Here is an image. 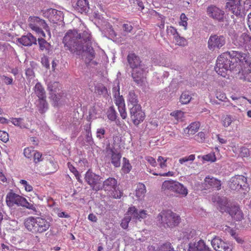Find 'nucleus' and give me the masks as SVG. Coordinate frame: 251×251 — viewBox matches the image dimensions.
I'll return each mask as SVG.
<instances>
[{
    "mask_svg": "<svg viewBox=\"0 0 251 251\" xmlns=\"http://www.w3.org/2000/svg\"><path fill=\"white\" fill-rule=\"evenodd\" d=\"M168 158H165L161 156H158L157 161L159 164L160 168L165 169L167 167V161Z\"/></svg>",
    "mask_w": 251,
    "mask_h": 251,
    "instance_id": "c9c22d12",
    "label": "nucleus"
},
{
    "mask_svg": "<svg viewBox=\"0 0 251 251\" xmlns=\"http://www.w3.org/2000/svg\"><path fill=\"white\" fill-rule=\"evenodd\" d=\"M180 22H179V25L184 27V29L186 30L187 26V20L188 18L186 15L182 13L180 17Z\"/></svg>",
    "mask_w": 251,
    "mask_h": 251,
    "instance_id": "37998d69",
    "label": "nucleus"
},
{
    "mask_svg": "<svg viewBox=\"0 0 251 251\" xmlns=\"http://www.w3.org/2000/svg\"><path fill=\"white\" fill-rule=\"evenodd\" d=\"M118 110H119V113L120 114L121 117L123 119H126L127 117V113L126 112L125 106H121V107L120 106V107H118Z\"/></svg>",
    "mask_w": 251,
    "mask_h": 251,
    "instance_id": "13d9d810",
    "label": "nucleus"
},
{
    "mask_svg": "<svg viewBox=\"0 0 251 251\" xmlns=\"http://www.w3.org/2000/svg\"><path fill=\"white\" fill-rule=\"evenodd\" d=\"M107 117L110 120L112 121H115L117 117L116 111L113 108H111L108 111Z\"/></svg>",
    "mask_w": 251,
    "mask_h": 251,
    "instance_id": "864d4df0",
    "label": "nucleus"
},
{
    "mask_svg": "<svg viewBox=\"0 0 251 251\" xmlns=\"http://www.w3.org/2000/svg\"><path fill=\"white\" fill-rule=\"evenodd\" d=\"M204 184L205 189H209L211 187L220 190L221 189V181L213 177L206 176L204 179Z\"/></svg>",
    "mask_w": 251,
    "mask_h": 251,
    "instance_id": "aec40b11",
    "label": "nucleus"
},
{
    "mask_svg": "<svg viewBox=\"0 0 251 251\" xmlns=\"http://www.w3.org/2000/svg\"><path fill=\"white\" fill-rule=\"evenodd\" d=\"M199 127L200 124L199 123H192L187 127L184 129V134L187 136L194 135L196 132L198 131Z\"/></svg>",
    "mask_w": 251,
    "mask_h": 251,
    "instance_id": "4be33fe9",
    "label": "nucleus"
},
{
    "mask_svg": "<svg viewBox=\"0 0 251 251\" xmlns=\"http://www.w3.org/2000/svg\"><path fill=\"white\" fill-rule=\"evenodd\" d=\"M101 178L100 176L95 174L90 170L85 174V179L86 181L95 191L101 190V183H100Z\"/></svg>",
    "mask_w": 251,
    "mask_h": 251,
    "instance_id": "f8f14e48",
    "label": "nucleus"
},
{
    "mask_svg": "<svg viewBox=\"0 0 251 251\" xmlns=\"http://www.w3.org/2000/svg\"><path fill=\"white\" fill-rule=\"evenodd\" d=\"M101 189L107 192V194L115 199H119L122 196V192L117 188V180L113 177H109L104 180Z\"/></svg>",
    "mask_w": 251,
    "mask_h": 251,
    "instance_id": "1a4fd4ad",
    "label": "nucleus"
},
{
    "mask_svg": "<svg viewBox=\"0 0 251 251\" xmlns=\"http://www.w3.org/2000/svg\"><path fill=\"white\" fill-rule=\"evenodd\" d=\"M75 8L79 12H86L89 9L88 2L87 0H77Z\"/></svg>",
    "mask_w": 251,
    "mask_h": 251,
    "instance_id": "b1692460",
    "label": "nucleus"
},
{
    "mask_svg": "<svg viewBox=\"0 0 251 251\" xmlns=\"http://www.w3.org/2000/svg\"><path fill=\"white\" fill-rule=\"evenodd\" d=\"M174 192L182 197H186L188 193L187 188L178 181L176 182Z\"/></svg>",
    "mask_w": 251,
    "mask_h": 251,
    "instance_id": "cd10ccee",
    "label": "nucleus"
},
{
    "mask_svg": "<svg viewBox=\"0 0 251 251\" xmlns=\"http://www.w3.org/2000/svg\"><path fill=\"white\" fill-rule=\"evenodd\" d=\"M108 156L110 158L112 164L115 167H119L120 166L122 155L119 152L110 149L108 151Z\"/></svg>",
    "mask_w": 251,
    "mask_h": 251,
    "instance_id": "412c9836",
    "label": "nucleus"
},
{
    "mask_svg": "<svg viewBox=\"0 0 251 251\" xmlns=\"http://www.w3.org/2000/svg\"><path fill=\"white\" fill-rule=\"evenodd\" d=\"M247 99L245 97L239 98L238 101H236V104L238 105L243 106L246 103Z\"/></svg>",
    "mask_w": 251,
    "mask_h": 251,
    "instance_id": "774afa93",
    "label": "nucleus"
},
{
    "mask_svg": "<svg viewBox=\"0 0 251 251\" xmlns=\"http://www.w3.org/2000/svg\"><path fill=\"white\" fill-rule=\"evenodd\" d=\"M55 212L57 214V216L59 217H60V218H68L70 217V215L69 214H68L67 213H65L64 212L61 211L58 209H56L55 211Z\"/></svg>",
    "mask_w": 251,
    "mask_h": 251,
    "instance_id": "69168bd1",
    "label": "nucleus"
},
{
    "mask_svg": "<svg viewBox=\"0 0 251 251\" xmlns=\"http://www.w3.org/2000/svg\"><path fill=\"white\" fill-rule=\"evenodd\" d=\"M191 99V96L187 93H183L180 98V101L182 104L189 103Z\"/></svg>",
    "mask_w": 251,
    "mask_h": 251,
    "instance_id": "58836bf2",
    "label": "nucleus"
},
{
    "mask_svg": "<svg viewBox=\"0 0 251 251\" xmlns=\"http://www.w3.org/2000/svg\"><path fill=\"white\" fill-rule=\"evenodd\" d=\"M234 67L236 66L232 63L229 52H226L218 56L215 70L219 75L225 77L227 72Z\"/></svg>",
    "mask_w": 251,
    "mask_h": 251,
    "instance_id": "20e7f679",
    "label": "nucleus"
},
{
    "mask_svg": "<svg viewBox=\"0 0 251 251\" xmlns=\"http://www.w3.org/2000/svg\"><path fill=\"white\" fill-rule=\"evenodd\" d=\"M34 91L38 98H42L46 97L45 90L41 84L39 83H37L35 85Z\"/></svg>",
    "mask_w": 251,
    "mask_h": 251,
    "instance_id": "473e14b6",
    "label": "nucleus"
},
{
    "mask_svg": "<svg viewBox=\"0 0 251 251\" xmlns=\"http://www.w3.org/2000/svg\"><path fill=\"white\" fill-rule=\"evenodd\" d=\"M105 132V130L103 127L98 128L96 131V136L99 139H103L104 138Z\"/></svg>",
    "mask_w": 251,
    "mask_h": 251,
    "instance_id": "603ef678",
    "label": "nucleus"
},
{
    "mask_svg": "<svg viewBox=\"0 0 251 251\" xmlns=\"http://www.w3.org/2000/svg\"><path fill=\"white\" fill-rule=\"evenodd\" d=\"M166 30L167 35L170 36H172L173 39L178 34L176 29L172 26H167Z\"/></svg>",
    "mask_w": 251,
    "mask_h": 251,
    "instance_id": "a19ab883",
    "label": "nucleus"
},
{
    "mask_svg": "<svg viewBox=\"0 0 251 251\" xmlns=\"http://www.w3.org/2000/svg\"><path fill=\"white\" fill-rule=\"evenodd\" d=\"M6 203L9 207H12L15 205L18 206L25 207L27 209L36 211L35 205L33 203H29L26 199L10 190L6 196Z\"/></svg>",
    "mask_w": 251,
    "mask_h": 251,
    "instance_id": "7ed1b4c3",
    "label": "nucleus"
},
{
    "mask_svg": "<svg viewBox=\"0 0 251 251\" xmlns=\"http://www.w3.org/2000/svg\"><path fill=\"white\" fill-rule=\"evenodd\" d=\"M177 181L173 180H165L162 185V189L165 190H169L174 192Z\"/></svg>",
    "mask_w": 251,
    "mask_h": 251,
    "instance_id": "bb28decb",
    "label": "nucleus"
},
{
    "mask_svg": "<svg viewBox=\"0 0 251 251\" xmlns=\"http://www.w3.org/2000/svg\"><path fill=\"white\" fill-rule=\"evenodd\" d=\"M194 235V230L191 229H188L181 231L179 233V236H178V238L179 240H183V241H185L192 238Z\"/></svg>",
    "mask_w": 251,
    "mask_h": 251,
    "instance_id": "a878e982",
    "label": "nucleus"
},
{
    "mask_svg": "<svg viewBox=\"0 0 251 251\" xmlns=\"http://www.w3.org/2000/svg\"><path fill=\"white\" fill-rule=\"evenodd\" d=\"M11 123L15 126L20 127L21 128H27L28 125L24 122V120L22 118H11Z\"/></svg>",
    "mask_w": 251,
    "mask_h": 251,
    "instance_id": "c756f323",
    "label": "nucleus"
},
{
    "mask_svg": "<svg viewBox=\"0 0 251 251\" xmlns=\"http://www.w3.org/2000/svg\"><path fill=\"white\" fill-rule=\"evenodd\" d=\"M207 14L211 18L219 21H222L224 19L225 15L223 10L213 5L208 7Z\"/></svg>",
    "mask_w": 251,
    "mask_h": 251,
    "instance_id": "f3484780",
    "label": "nucleus"
},
{
    "mask_svg": "<svg viewBox=\"0 0 251 251\" xmlns=\"http://www.w3.org/2000/svg\"><path fill=\"white\" fill-rule=\"evenodd\" d=\"M20 183L23 185L25 188V190L26 192H31L33 190V188L31 185H30L26 180L24 179H21L20 181Z\"/></svg>",
    "mask_w": 251,
    "mask_h": 251,
    "instance_id": "09e8293b",
    "label": "nucleus"
},
{
    "mask_svg": "<svg viewBox=\"0 0 251 251\" xmlns=\"http://www.w3.org/2000/svg\"><path fill=\"white\" fill-rule=\"evenodd\" d=\"M240 79L248 82H251V68L242 70L241 72Z\"/></svg>",
    "mask_w": 251,
    "mask_h": 251,
    "instance_id": "2f4dec72",
    "label": "nucleus"
},
{
    "mask_svg": "<svg viewBox=\"0 0 251 251\" xmlns=\"http://www.w3.org/2000/svg\"><path fill=\"white\" fill-rule=\"evenodd\" d=\"M17 43L25 46H30L36 44V39L31 33H29L18 38Z\"/></svg>",
    "mask_w": 251,
    "mask_h": 251,
    "instance_id": "6ab92c4d",
    "label": "nucleus"
},
{
    "mask_svg": "<svg viewBox=\"0 0 251 251\" xmlns=\"http://www.w3.org/2000/svg\"><path fill=\"white\" fill-rule=\"evenodd\" d=\"M146 70L143 65L132 69V76L134 81L139 85L142 86L146 82Z\"/></svg>",
    "mask_w": 251,
    "mask_h": 251,
    "instance_id": "ddd939ff",
    "label": "nucleus"
},
{
    "mask_svg": "<svg viewBox=\"0 0 251 251\" xmlns=\"http://www.w3.org/2000/svg\"><path fill=\"white\" fill-rule=\"evenodd\" d=\"M203 160L206 161L214 162L216 160V157L214 153H210L202 156Z\"/></svg>",
    "mask_w": 251,
    "mask_h": 251,
    "instance_id": "3c124183",
    "label": "nucleus"
},
{
    "mask_svg": "<svg viewBox=\"0 0 251 251\" xmlns=\"http://www.w3.org/2000/svg\"><path fill=\"white\" fill-rule=\"evenodd\" d=\"M35 151L32 147L26 148L24 151V154L25 157L30 158L34 154Z\"/></svg>",
    "mask_w": 251,
    "mask_h": 251,
    "instance_id": "c03bdc74",
    "label": "nucleus"
},
{
    "mask_svg": "<svg viewBox=\"0 0 251 251\" xmlns=\"http://www.w3.org/2000/svg\"><path fill=\"white\" fill-rule=\"evenodd\" d=\"M216 97L220 100L224 101L227 99L226 94L224 93L217 91L216 93Z\"/></svg>",
    "mask_w": 251,
    "mask_h": 251,
    "instance_id": "052dcab7",
    "label": "nucleus"
},
{
    "mask_svg": "<svg viewBox=\"0 0 251 251\" xmlns=\"http://www.w3.org/2000/svg\"><path fill=\"white\" fill-rule=\"evenodd\" d=\"M133 123L135 125H138L141 122H143L145 118V114L143 111H139L135 114L132 115L131 117Z\"/></svg>",
    "mask_w": 251,
    "mask_h": 251,
    "instance_id": "c85d7f7f",
    "label": "nucleus"
},
{
    "mask_svg": "<svg viewBox=\"0 0 251 251\" xmlns=\"http://www.w3.org/2000/svg\"><path fill=\"white\" fill-rule=\"evenodd\" d=\"M38 43L41 50H44L46 49L49 45L48 42L43 38L45 36H42L41 35H38Z\"/></svg>",
    "mask_w": 251,
    "mask_h": 251,
    "instance_id": "e433bc0d",
    "label": "nucleus"
},
{
    "mask_svg": "<svg viewBox=\"0 0 251 251\" xmlns=\"http://www.w3.org/2000/svg\"><path fill=\"white\" fill-rule=\"evenodd\" d=\"M159 251H175L169 244L164 245L160 247Z\"/></svg>",
    "mask_w": 251,
    "mask_h": 251,
    "instance_id": "0e129e2a",
    "label": "nucleus"
},
{
    "mask_svg": "<svg viewBox=\"0 0 251 251\" xmlns=\"http://www.w3.org/2000/svg\"><path fill=\"white\" fill-rule=\"evenodd\" d=\"M211 245L216 251H232L231 247L219 237L213 238Z\"/></svg>",
    "mask_w": 251,
    "mask_h": 251,
    "instance_id": "dca6fc26",
    "label": "nucleus"
},
{
    "mask_svg": "<svg viewBox=\"0 0 251 251\" xmlns=\"http://www.w3.org/2000/svg\"><path fill=\"white\" fill-rule=\"evenodd\" d=\"M196 140L200 143L203 142L205 139V134L203 132H199L195 136Z\"/></svg>",
    "mask_w": 251,
    "mask_h": 251,
    "instance_id": "5fc2aeb1",
    "label": "nucleus"
},
{
    "mask_svg": "<svg viewBox=\"0 0 251 251\" xmlns=\"http://www.w3.org/2000/svg\"><path fill=\"white\" fill-rule=\"evenodd\" d=\"M127 100L128 107L139 104L137 96L133 92H129L127 97Z\"/></svg>",
    "mask_w": 251,
    "mask_h": 251,
    "instance_id": "7c9ffc66",
    "label": "nucleus"
},
{
    "mask_svg": "<svg viewBox=\"0 0 251 251\" xmlns=\"http://www.w3.org/2000/svg\"><path fill=\"white\" fill-rule=\"evenodd\" d=\"M28 22L29 27L38 35H41L42 36H45V34L42 30V29H44L48 32L49 36H50L49 26L44 20L37 17H30L28 19Z\"/></svg>",
    "mask_w": 251,
    "mask_h": 251,
    "instance_id": "6e6552de",
    "label": "nucleus"
},
{
    "mask_svg": "<svg viewBox=\"0 0 251 251\" xmlns=\"http://www.w3.org/2000/svg\"><path fill=\"white\" fill-rule=\"evenodd\" d=\"M180 220L179 216L171 210L163 211L157 216V221L164 226H176L179 223Z\"/></svg>",
    "mask_w": 251,
    "mask_h": 251,
    "instance_id": "423d86ee",
    "label": "nucleus"
},
{
    "mask_svg": "<svg viewBox=\"0 0 251 251\" xmlns=\"http://www.w3.org/2000/svg\"><path fill=\"white\" fill-rule=\"evenodd\" d=\"M127 60L132 69L135 67H139L140 65H142L140 64V60L139 58L136 56L135 54H129L127 56Z\"/></svg>",
    "mask_w": 251,
    "mask_h": 251,
    "instance_id": "393cba45",
    "label": "nucleus"
},
{
    "mask_svg": "<svg viewBox=\"0 0 251 251\" xmlns=\"http://www.w3.org/2000/svg\"><path fill=\"white\" fill-rule=\"evenodd\" d=\"M229 185L231 189L235 191H239L241 189L246 191L249 189L247 178L242 175L232 177Z\"/></svg>",
    "mask_w": 251,
    "mask_h": 251,
    "instance_id": "9d476101",
    "label": "nucleus"
},
{
    "mask_svg": "<svg viewBox=\"0 0 251 251\" xmlns=\"http://www.w3.org/2000/svg\"><path fill=\"white\" fill-rule=\"evenodd\" d=\"M150 173L155 175V176H173L175 175V173L172 171H169L167 173H156L153 171H150Z\"/></svg>",
    "mask_w": 251,
    "mask_h": 251,
    "instance_id": "8fccbe9b",
    "label": "nucleus"
},
{
    "mask_svg": "<svg viewBox=\"0 0 251 251\" xmlns=\"http://www.w3.org/2000/svg\"><path fill=\"white\" fill-rule=\"evenodd\" d=\"M8 133L3 131H0V140L6 143L8 141Z\"/></svg>",
    "mask_w": 251,
    "mask_h": 251,
    "instance_id": "bf43d9fd",
    "label": "nucleus"
},
{
    "mask_svg": "<svg viewBox=\"0 0 251 251\" xmlns=\"http://www.w3.org/2000/svg\"><path fill=\"white\" fill-rule=\"evenodd\" d=\"M124 31L129 33L132 30V26L130 24H125L123 26Z\"/></svg>",
    "mask_w": 251,
    "mask_h": 251,
    "instance_id": "338daca9",
    "label": "nucleus"
},
{
    "mask_svg": "<svg viewBox=\"0 0 251 251\" xmlns=\"http://www.w3.org/2000/svg\"><path fill=\"white\" fill-rule=\"evenodd\" d=\"M232 61L234 60L240 65H243L246 68L247 67L251 68V57L246 53L241 51L233 50L229 52Z\"/></svg>",
    "mask_w": 251,
    "mask_h": 251,
    "instance_id": "9b49d317",
    "label": "nucleus"
},
{
    "mask_svg": "<svg viewBox=\"0 0 251 251\" xmlns=\"http://www.w3.org/2000/svg\"><path fill=\"white\" fill-rule=\"evenodd\" d=\"M114 98L115 104L118 107L125 106V101L122 96L119 95V96L114 97Z\"/></svg>",
    "mask_w": 251,
    "mask_h": 251,
    "instance_id": "de8ad7c7",
    "label": "nucleus"
},
{
    "mask_svg": "<svg viewBox=\"0 0 251 251\" xmlns=\"http://www.w3.org/2000/svg\"><path fill=\"white\" fill-rule=\"evenodd\" d=\"M59 84L57 82H50L48 84V89L52 93L57 92L59 90Z\"/></svg>",
    "mask_w": 251,
    "mask_h": 251,
    "instance_id": "ea45409f",
    "label": "nucleus"
},
{
    "mask_svg": "<svg viewBox=\"0 0 251 251\" xmlns=\"http://www.w3.org/2000/svg\"><path fill=\"white\" fill-rule=\"evenodd\" d=\"M146 160L152 166L155 167L157 165V162L155 159L151 156H146Z\"/></svg>",
    "mask_w": 251,
    "mask_h": 251,
    "instance_id": "680f3d73",
    "label": "nucleus"
},
{
    "mask_svg": "<svg viewBox=\"0 0 251 251\" xmlns=\"http://www.w3.org/2000/svg\"><path fill=\"white\" fill-rule=\"evenodd\" d=\"M234 44L237 46H245L251 50V36L244 33L237 36L233 40Z\"/></svg>",
    "mask_w": 251,
    "mask_h": 251,
    "instance_id": "2eb2a0df",
    "label": "nucleus"
},
{
    "mask_svg": "<svg viewBox=\"0 0 251 251\" xmlns=\"http://www.w3.org/2000/svg\"><path fill=\"white\" fill-rule=\"evenodd\" d=\"M63 43L65 47L71 52L77 54L82 53L83 59L86 64L96 65L94 60L95 52L91 46L95 42L88 29L84 24L80 25L77 30H70L65 35Z\"/></svg>",
    "mask_w": 251,
    "mask_h": 251,
    "instance_id": "f257e3e1",
    "label": "nucleus"
},
{
    "mask_svg": "<svg viewBox=\"0 0 251 251\" xmlns=\"http://www.w3.org/2000/svg\"><path fill=\"white\" fill-rule=\"evenodd\" d=\"M34 161L35 163H37L42 160V154L37 151H35L33 154Z\"/></svg>",
    "mask_w": 251,
    "mask_h": 251,
    "instance_id": "e2e57ef3",
    "label": "nucleus"
},
{
    "mask_svg": "<svg viewBox=\"0 0 251 251\" xmlns=\"http://www.w3.org/2000/svg\"><path fill=\"white\" fill-rule=\"evenodd\" d=\"M212 201L213 202L216 203L217 206L222 212L227 210L229 214L237 221H240L243 219V213L240 208L235 205L228 208L226 206L227 203L225 198H220L219 197H213Z\"/></svg>",
    "mask_w": 251,
    "mask_h": 251,
    "instance_id": "39448f33",
    "label": "nucleus"
},
{
    "mask_svg": "<svg viewBox=\"0 0 251 251\" xmlns=\"http://www.w3.org/2000/svg\"><path fill=\"white\" fill-rule=\"evenodd\" d=\"M112 91L114 97L119 96V95H120V86L119 80H116L114 81Z\"/></svg>",
    "mask_w": 251,
    "mask_h": 251,
    "instance_id": "a18cd8bd",
    "label": "nucleus"
},
{
    "mask_svg": "<svg viewBox=\"0 0 251 251\" xmlns=\"http://www.w3.org/2000/svg\"><path fill=\"white\" fill-rule=\"evenodd\" d=\"M129 108L130 109V117L132 115L135 114L136 113H138L139 111H142L141 107L139 104L131 106L130 107H129Z\"/></svg>",
    "mask_w": 251,
    "mask_h": 251,
    "instance_id": "49530a36",
    "label": "nucleus"
},
{
    "mask_svg": "<svg viewBox=\"0 0 251 251\" xmlns=\"http://www.w3.org/2000/svg\"><path fill=\"white\" fill-rule=\"evenodd\" d=\"M174 40L176 44L180 46H185L187 44L186 39L184 37L180 36L179 34L174 39Z\"/></svg>",
    "mask_w": 251,
    "mask_h": 251,
    "instance_id": "f704fd0d",
    "label": "nucleus"
},
{
    "mask_svg": "<svg viewBox=\"0 0 251 251\" xmlns=\"http://www.w3.org/2000/svg\"><path fill=\"white\" fill-rule=\"evenodd\" d=\"M177 121H182L184 117V113L180 110H177L172 112L171 114Z\"/></svg>",
    "mask_w": 251,
    "mask_h": 251,
    "instance_id": "4c0bfd02",
    "label": "nucleus"
},
{
    "mask_svg": "<svg viewBox=\"0 0 251 251\" xmlns=\"http://www.w3.org/2000/svg\"><path fill=\"white\" fill-rule=\"evenodd\" d=\"M44 14L45 16L47 17L51 22L53 23L61 21L63 19L62 12L54 9L50 8L48 9Z\"/></svg>",
    "mask_w": 251,
    "mask_h": 251,
    "instance_id": "a211bd4d",
    "label": "nucleus"
},
{
    "mask_svg": "<svg viewBox=\"0 0 251 251\" xmlns=\"http://www.w3.org/2000/svg\"><path fill=\"white\" fill-rule=\"evenodd\" d=\"M25 227L30 231L34 233H42L47 231L50 224L47 220L40 217L27 218L25 221Z\"/></svg>",
    "mask_w": 251,
    "mask_h": 251,
    "instance_id": "f03ea898",
    "label": "nucleus"
},
{
    "mask_svg": "<svg viewBox=\"0 0 251 251\" xmlns=\"http://www.w3.org/2000/svg\"><path fill=\"white\" fill-rule=\"evenodd\" d=\"M123 160L124 162L122 167V170L124 173H128L130 171L132 167L129 163L128 160L126 158L124 157Z\"/></svg>",
    "mask_w": 251,
    "mask_h": 251,
    "instance_id": "79ce46f5",
    "label": "nucleus"
},
{
    "mask_svg": "<svg viewBox=\"0 0 251 251\" xmlns=\"http://www.w3.org/2000/svg\"><path fill=\"white\" fill-rule=\"evenodd\" d=\"M147 216V211L141 210L138 211L134 206L130 207L129 208L126 216L122 220L121 226L124 229H126L127 228L128 223L131 218L141 221V219L146 218Z\"/></svg>",
    "mask_w": 251,
    "mask_h": 251,
    "instance_id": "0eeeda50",
    "label": "nucleus"
},
{
    "mask_svg": "<svg viewBox=\"0 0 251 251\" xmlns=\"http://www.w3.org/2000/svg\"><path fill=\"white\" fill-rule=\"evenodd\" d=\"M146 193V188L145 185L141 183L137 184L135 189V196L139 200H142L144 199Z\"/></svg>",
    "mask_w": 251,
    "mask_h": 251,
    "instance_id": "5701e85b",
    "label": "nucleus"
},
{
    "mask_svg": "<svg viewBox=\"0 0 251 251\" xmlns=\"http://www.w3.org/2000/svg\"><path fill=\"white\" fill-rule=\"evenodd\" d=\"M46 97L42 98H39V107L43 111L44 108H46L47 107V103L45 100Z\"/></svg>",
    "mask_w": 251,
    "mask_h": 251,
    "instance_id": "4d7b16f0",
    "label": "nucleus"
},
{
    "mask_svg": "<svg viewBox=\"0 0 251 251\" xmlns=\"http://www.w3.org/2000/svg\"><path fill=\"white\" fill-rule=\"evenodd\" d=\"M233 120L232 116L226 115L222 117V124L225 127H227L231 125Z\"/></svg>",
    "mask_w": 251,
    "mask_h": 251,
    "instance_id": "72a5a7b5",
    "label": "nucleus"
},
{
    "mask_svg": "<svg viewBox=\"0 0 251 251\" xmlns=\"http://www.w3.org/2000/svg\"><path fill=\"white\" fill-rule=\"evenodd\" d=\"M225 43L226 39L223 36L217 35H211L208 41V48L212 50L220 49Z\"/></svg>",
    "mask_w": 251,
    "mask_h": 251,
    "instance_id": "4468645a",
    "label": "nucleus"
},
{
    "mask_svg": "<svg viewBox=\"0 0 251 251\" xmlns=\"http://www.w3.org/2000/svg\"><path fill=\"white\" fill-rule=\"evenodd\" d=\"M68 166L70 170L75 175L78 181H79V175L76 169L70 163H68Z\"/></svg>",
    "mask_w": 251,
    "mask_h": 251,
    "instance_id": "6e6d98bb",
    "label": "nucleus"
}]
</instances>
